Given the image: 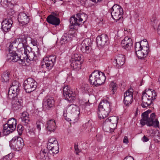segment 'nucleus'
Instances as JSON below:
<instances>
[{"instance_id":"1","label":"nucleus","mask_w":160,"mask_h":160,"mask_svg":"<svg viewBox=\"0 0 160 160\" xmlns=\"http://www.w3.org/2000/svg\"><path fill=\"white\" fill-rule=\"evenodd\" d=\"M79 114V108L73 104L68 105L65 108L63 111L65 119L68 122L73 120L74 122H77Z\"/></svg>"},{"instance_id":"2","label":"nucleus","mask_w":160,"mask_h":160,"mask_svg":"<svg viewBox=\"0 0 160 160\" xmlns=\"http://www.w3.org/2000/svg\"><path fill=\"white\" fill-rule=\"evenodd\" d=\"M112 103L106 100H103L99 103L97 113L100 119L107 117L112 111Z\"/></svg>"},{"instance_id":"3","label":"nucleus","mask_w":160,"mask_h":160,"mask_svg":"<svg viewBox=\"0 0 160 160\" xmlns=\"http://www.w3.org/2000/svg\"><path fill=\"white\" fill-rule=\"evenodd\" d=\"M105 74L101 72L95 70L89 76V80L90 84L97 87L101 85L106 80Z\"/></svg>"},{"instance_id":"4","label":"nucleus","mask_w":160,"mask_h":160,"mask_svg":"<svg viewBox=\"0 0 160 160\" xmlns=\"http://www.w3.org/2000/svg\"><path fill=\"white\" fill-rule=\"evenodd\" d=\"M83 17H87L86 14L83 13H78L76 14V16H72L69 19L70 25L69 29L75 32L77 31L78 27L82 24Z\"/></svg>"},{"instance_id":"5","label":"nucleus","mask_w":160,"mask_h":160,"mask_svg":"<svg viewBox=\"0 0 160 160\" xmlns=\"http://www.w3.org/2000/svg\"><path fill=\"white\" fill-rule=\"evenodd\" d=\"M110 12L112 18L116 22L119 21L121 22L122 21L123 10L122 7L118 5H114L110 9Z\"/></svg>"},{"instance_id":"6","label":"nucleus","mask_w":160,"mask_h":160,"mask_svg":"<svg viewBox=\"0 0 160 160\" xmlns=\"http://www.w3.org/2000/svg\"><path fill=\"white\" fill-rule=\"evenodd\" d=\"M83 56L79 54H74L70 60L71 68L76 71L79 70L81 68V64L83 63Z\"/></svg>"},{"instance_id":"7","label":"nucleus","mask_w":160,"mask_h":160,"mask_svg":"<svg viewBox=\"0 0 160 160\" xmlns=\"http://www.w3.org/2000/svg\"><path fill=\"white\" fill-rule=\"evenodd\" d=\"M56 56L52 55L44 57L41 64V67L49 71L53 67L56 62Z\"/></svg>"},{"instance_id":"8","label":"nucleus","mask_w":160,"mask_h":160,"mask_svg":"<svg viewBox=\"0 0 160 160\" xmlns=\"http://www.w3.org/2000/svg\"><path fill=\"white\" fill-rule=\"evenodd\" d=\"M20 86L21 84L18 82L13 80L9 89L8 98H13L18 97Z\"/></svg>"},{"instance_id":"9","label":"nucleus","mask_w":160,"mask_h":160,"mask_svg":"<svg viewBox=\"0 0 160 160\" xmlns=\"http://www.w3.org/2000/svg\"><path fill=\"white\" fill-rule=\"evenodd\" d=\"M17 121L15 118L9 119L8 122L4 125L3 132L4 134L8 135L13 132L16 128Z\"/></svg>"},{"instance_id":"10","label":"nucleus","mask_w":160,"mask_h":160,"mask_svg":"<svg viewBox=\"0 0 160 160\" xmlns=\"http://www.w3.org/2000/svg\"><path fill=\"white\" fill-rule=\"evenodd\" d=\"M10 147L12 149L19 151L25 145L23 140L20 137H15L9 142Z\"/></svg>"},{"instance_id":"11","label":"nucleus","mask_w":160,"mask_h":160,"mask_svg":"<svg viewBox=\"0 0 160 160\" xmlns=\"http://www.w3.org/2000/svg\"><path fill=\"white\" fill-rule=\"evenodd\" d=\"M37 82L32 78H28L25 80L23 86L26 92L29 93L35 90L37 87Z\"/></svg>"},{"instance_id":"12","label":"nucleus","mask_w":160,"mask_h":160,"mask_svg":"<svg viewBox=\"0 0 160 160\" xmlns=\"http://www.w3.org/2000/svg\"><path fill=\"white\" fill-rule=\"evenodd\" d=\"M7 58L10 61L18 62L20 64H23L25 63L24 60L21 58V55L18 54L17 51L9 52L7 55Z\"/></svg>"},{"instance_id":"13","label":"nucleus","mask_w":160,"mask_h":160,"mask_svg":"<svg viewBox=\"0 0 160 160\" xmlns=\"http://www.w3.org/2000/svg\"><path fill=\"white\" fill-rule=\"evenodd\" d=\"M133 90L130 88L124 93L123 103L126 106H129L133 101Z\"/></svg>"},{"instance_id":"14","label":"nucleus","mask_w":160,"mask_h":160,"mask_svg":"<svg viewBox=\"0 0 160 160\" xmlns=\"http://www.w3.org/2000/svg\"><path fill=\"white\" fill-rule=\"evenodd\" d=\"M92 43L91 40L87 38L83 40L81 44V50L83 53H88L92 49Z\"/></svg>"},{"instance_id":"15","label":"nucleus","mask_w":160,"mask_h":160,"mask_svg":"<svg viewBox=\"0 0 160 160\" xmlns=\"http://www.w3.org/2000/svg\"><path fill=\"white\" fill-rule=\"evenodd\" d=\"M147 96L145 92H142L141 98L142 103L141 104V106L143 108H151V106L153 105V102L154 101L152 99H151Z\"/></svg>"},{"instance_id":"16","label":"nucleus","mask_w":160,"mask_h":160,"mask_svg":"<svg viewBox=\"0 0 160 160\" xmlns=\"http://www.w3.org/2000/svg\"><path fill=\"white\" fill-rule=\"evenodd\" d=\"M155 113H152L151 114L149 118L148 117L147 120L145 121H143L145 123V125H147V126L149 127L153 126L155 128L158 127L159 122L157 119H155Z\"/></svg>"},{"instance_id":"17","label":"nucleus","mask_w":160,"mask_h":160,"mask_svg":"<svg viewBox=\"0 0 160 160\" xmlns=\"http://www.w3.org/2000/svg\"><path fill=\"white\" fill-rule=\"evenodd\" d=\"M12 100V107L13 109L15 110H19L23 108V100L21 98L19 99L18 97L13 98H8Z\"/></svg>"},{"instance_id":"18","label":"nucleus","mask_w":160,"mask_h":160,"mask_svg":"<svg viewBox=\"0 0 160 160\" xmlns=\"http://www.w3.org/2000/svg\"><path fill=\"white\" fill-rule=\"evenodd\" d=\"M96 42L98 46H103L108 45L109 43V40L108 35L102 34L97 37Z\"/></svg>"},{"instance_id":"19","label":"nucleus","mask_w":160,"mask_h":160,"mask_svg":"<svg viewBox=\"0 0 160 160\" xmlns=\"http://www.w3.org/2000/svg\"><path fill=\"white\" fill-rule=\"evenodd\" d=\"M12 23L11 18L5 19L2 22L1 29L4 32H8L10 30Z\"/></svg>"},{"instance_id":"20","label":"nucleus","mask_w":160,"mask_h":160,"mask_svg":"<svg viewBox=\"0 0 160 160\" xmlns=\"http://www.w3.org/2000/svg\"><path fill=\"white\" fill-rule=\"evenodd\" d=\"M28 35L23 34L20 36L18 38L15 39L16 40L19 49H22L28 45Z\"/></svg>"},{"instance_id":"21","label":"nucleus","mask_w":160,"mask_h":160,"mask_svg":"<svg viewBox=\"0 0 160 160\" xmlns=\"http://www.w3.org/2000/svg\"><path fill=\"white\" fill-rule=\"evenodd\" d=\"M75 32L69 29L68 32L64 33L62 36L61 38V42H62V43H67L72 40V37H75L76 35Z\"/></svg>"},{"instance_id":"22","label":"nucleus","mask_w":160,"mask_h":160,"mask_svg":"<svg viewBox=\"0 0 160 160\" xmlns=\"http://www.w3.org/2000/svg\"><path fill=\"white\" fill-rule=\"evenodd\" d=\"M63 94L66 100L72 101L74 99V94L68 86L64 87L63 89Z\"/></svg>"},{"instance_id":"23","label":"nucleus","mask_w":160,"mask_h":160,"mask_svg":"<svg viewBox=\"0 0 160 160\" xmlns=\"http://www.w3.org/2000/svg\"><path fill=\"white\" fill-rule=\"evenodd\" d=\"M132 44V39L128 37H125L121 42L122 47L127 51L130 50Z\"/></svg>"},{"instance_id":"24","label":"nucleus","mask_w":160,"mask_h":160,"mask_svg":"<svg viewBox=\"0 0 160 160\" xmlns=\"http://www.w3.org/2000/svg\"><path fill=\"white\" fill-rule=\"evenodd\" d=\"M115 61L113 62L114 65L118 68H120L124 63L125 58L124 55L122 54H118L114 59Z\"/></svg>"},{"instance_id":"25","label":"nucleus","mask_w":160,"mask_h":160,"mask_svg":"<svg viewBox=\"0 0 160 160\" xmlns=\"http://www.w3.org/2000/svg\"><path fill=\"white\" fill-rule=\"evenodd\" d=\"M54 102L53 98L47 96L43 99V104L47 109L49 110L53 107Z\"/></svg>"},{"instance_id":"26","label":"nucleus","mask_w":160,"mask_h":160,"mask_svg":"<svg viewBox=\"0 0 160 160\" xmlns=\"http://www.w3.org/2000/svg\"><path fill=\"white\" fill-rule=\"evenodd\" d=\"M18 19L20 25L23 26L29 23L30 18L26 13L20 12L18 15Z\"/></svg>"},{"instance_id":"27","label":"nucleus","mask_w":160,"mask_h":160,"mask_svg":"<svg viewBox=\"0 0 160 160\" xmlns=\"http://www.w3.org/2000/svg\"><path fill=\"white\" fill-rule=\"evenodd\" d=\"M148 46H143V49L135 52V53L139 59H142L145 58L150 52Z\"/></svg>"},{"instance_id":"28","label":"nucleus","mask_w":160,"mask_h":160,"mask_svg":"<svg viewBox=\"0 0 160 160\" xmlns=\"http://www.w3.org/2000/svg\"><path fill=\"white\" fill-rule=\"evenodd\" d=\"M118 119V117L115 116L109 117L103 122V124L114 126V127H116Z\"/></svg>"},{"instance_id":"29","label":"nucleus","mask_w":160,"mask_h":160,"mask_svg":"<svg viewBox=\"0 0 160 160\" xmlns=\"http://www.w3.org/2000/svg\"><path fill=\"white\" fill-rule=\"evenodd\" d=\"M47 21L48 23L54 26L58 25L60 22V20L59 18L52 14H50L48 17Z\"/></svg>"},{"instance_id":"30","label":"nucleus","mask_w":160,"mask_h":160,"mask_svg":"<svg viewBox=\"0 0 160 160\" xmlns=\"http://www.w3.org/2000/svg\"><path fill=\"white\" fill-rule=\"evenodd\" d=\"M40 52L39 49L37 48V51L36 52L31 51L26 56L27 59H28L30 61H36L38 59L39 57L40 56Z\"/></svg>"},{"instance_id":"31","label":"nucleus","mask_w":160,"mask_h":160,"mask_svg":"<svg viewBox=\"0 0 160 160\" xmlns=\"http://www.w3.org/2000/svg\"><path fill=\"white\" fill-rule=\"evenodd\" d=\"M16 42V40L14 39L7 44V48L9 52H16L19 49Z\"/></svg>"},{"instance_id":"32","label":"nucleus","mask_w":160,"mask_h":160,"mask_svg":"<svg viewBox=\"0 0 160 160\" xmlns=\"http://www.w3.org/2000/svg\"><path fill=\"white\" fill-rule=\"evenodd\" d=\"M29 116L27 112H23L22 113L21 117L22 124L27 127L28 126L30 121Z\"/></svg>"},{"instance_id":"33","label":"nucleus","mask_w":160,"mask_h":160,"mask_svg":"<svg viewBox=\"0 0 160 160\" xmlns=\"http://www.w3.org/2000/svg\"><path fill=\"white\" fill-rule=\"evenodd\" d=\"M56 123L54 120H49L47 122L46 127L48 130L53 132L56 128Z\"/></svg>"},{"instance_id":"34","label":"nucleus","mask_w":160,"mask_h":160,"mask_svg":"<svg viewBox=\"0 0 160 160\" xmlns=\"http://www.w3.org/2000/svg\"><path fill=\"white\" fill-rule=\"evenodd\" d=\"M37 157L38 158L42 160H50L48 152L47 151H45L44 150L40 151Z\"/></svg>"},{"instance_id":"35","label":"nucleus","mask_w":160,"mask_h":160,"mask_svg":"<svg viewBox=\"0 0 160 160\" xmlns=\"http://www.w3.org/2000/svg\"><path fill=\"white\" fill-rule=\"evenodd\" d=\"M144 92H145L146 94H147L148 98H150L151 99L154 101L156 98L157 96V93L154 90L152 89H146Z\"/></svg>"},{"instance_id":"36","label":"nucleus","mask_w":160,"mask_h":160,"mask_svg":"<svg viewBox=\"0 0 160 160\" xmlns=\"http://www.w3.org/2000/svg\"><path fill=\"white\" fill-rule=\"evenodd\" d=\"M151 112V110H148L144 112L142 114V119L140 120V123L142 126L145 125V123L143 122V121H145L147 120L148 117V114Z\"/></svg>"},{"instance_id":"37","label":"nucleus","mask_w":160,"mask_h":160,"mask_svg":"<svg viewBox=\"0 0 160 160\" xmlns=\"http://www.w3.org/2000/svg\"><path fill=\"white\" fill-rule=\"evenodd\" d=\"M10 77V73L9 71H6L4 72L1 76L2 81L6 82H8Z\"/></svg>"},{"instance_id":"38","label":"nucleus","mask_w":160,"mask_h":160,"mask_svg":"<svg viewBox=\"0 0 160 160\" xmlns=\"http://www.w3.org/2000/svg\"><path fill=\"white\" fill-rule=\"evenodd\" d=\"M107 125L105 124H103V128L106 132H113L116 127H114V126L109 125L108 127H107Z\"/></svg>"},{"instance_id":"39","label":"nucleus","mask_w":160,"mask_h":160,"mask_svg":"<svg viewBox=\"0 0 160 160\" xmlns=\"http://www.w3.org/2000/svg\"><path fill=\"white\" fill-rule=\"evenodd\" d=\"M117 86L115 82L113 81L111 82L110 84L109 89L111 90L112 94H114L115 93L117 90Z\"/></svg>"},{"instance_id":"40","label":"nucleus","mask_w":160,"mask_h":160,"mask_svg":"<svg viewBox=\"0 0 160 160\" xmlns=\"http://www.w3.org/2000/svg\"><path fill=\"white\" fill-rule=\"evenodd\" d=\"M54 148H50L48 149L49 150V152L50 154L52 153V154H57L59 152V145H55Z\"/></svg>"},{"instance_id":"41","label":"nucleus","mask_w":160,"mask_h":160,"mask_svg":"<svg viewBox=\"0 0 160 160\" xmlns=\"http://www.w3.org/2000/svg\"><path fill=\"white\" fill-rule=\"evenodd\" d=\"M91 123L89 121L88 122L85 123L83 125V130L84 131L87 132L89 131V129H90V132L91 131V128H90L91 126Z\"/></svg>"},{"instance_id":"42","label":"nucleus","mask_w":160,"mask_h":160,"mask_svg":"<svg viewBox=\"0 0 160 160\" xmlns=\"http://www.w3.org/2000/svg\"><path fill=\"white\" fill-rule=\"evenodd\" d=\"M142 42V41L137 42L135 45V52L139 50H141L143 49V46L141 45V43Z\"/></svg>"},{"instance_id":"43","label":"nucleus","mask_w":160,"mask_h":160,"mask_svg":"<svg viewBox=\"0 0 160 160\" xmlns=\"http://www.w3.org/2000/svg\"><path fill=\"white\" fill-rule=\"evenodd\" d=\"M24 49V53L26 55V56L32 51V48L29 47L28 45L22 48Z\"/></svg>"},{"instance_id":"44","label":"nucleus","mask_w":160,"mask_h":160,"mask_svg":"<svg viewBox=\"0 0 160 160\" xmlns=\"http://www.w3.org/2000/svg\"><path fill=\"white\" fill-rule=\"evenodd\" d=\"M36 131L34 128L28 129V133L32 137H34L36 135Z\"/></svg>"},{"instance_id":"45","label":"nucleus","mask_w":160,"mask_h":160,"mask_svg":"<svg viewBox=\"0 0 160 160\" xmlns=\"http://www.w3.org/2000/svg\"><path fill=\"white\" fill-rule=\"evenodd\" d=\"M24 130V128L22 126L21 124L18 125L17 128V130L19 135H21Z\"/></svg>"},{"instance_id":"46","label":"nucleus","mask_w":160,"mask_h":160,"mask_svg":"<svg viewBox=\"0 0 160 160\" xmlns=\"http://www.w3.org/2000/svg\"><path fill=\"white\" fill-rule=\"evenodd\" d=\"M43 124L40 121H38L36 123V127L38 130V132L41 130V125Z\"/></svg>"},{"instance_id":"47","label":"nucleus","mask_w":160,"mask_h":160,"mask_svg":"<svg viewBox=\"0 0 160 160\" xmlns=\"http://www.w3.org/2000/svg\"><path fill=\"white\" fill-rule=\"evenodd\" d=\"M48 144H51L55 143V145H58V142L56 139L54 138H52L48 140Z\"/></svg>"},{"instance_id":"48","label":"nucleus","mask_w":160,"mask_h":160,"mask_svg":"<svg viewBox=\"0 0 160 160\" xmlns=\"http://www.w3.org/2000/svg\"><path fill=\"white\" fill-rule=\"evenodd\" d=\"M74 149L75 153L77 155H78V153L81 152V150L79 149L78 148V144H75Z\"/></svg>"},{"instance_id":"49","label":"nucleus","mask_w":160,"mask_h":160,"mask_svg":"<svg viewBox=\"0 0 160 160\" xmlns=\"http://www.w3.org/2000/svg\"><path fill=\"white\" fill-rule=\"evenodd\" d=\"M31 42L33 46H37L38 45V42L36 39L31 38Z\"/></svg>"},{"instance_id":"50","label":"nucleus","mask_w":160,"mask_h":160,"mask_svg":"<svg viewBox=\"0 0 160 160\" xmlns=\"http://www.w3.org/2000/svg\"><path fill=\"white\" fill-rule=\"evenodd\" d=\"M96 138L98 141H101L102 140L103 137L102 135L98 134L96 135Z\"/></svg>"},{"instance_id":"51","label":"nucleus","mask_w":160,"mask_h":160,"mask_svg":"<svg viewBox=\"0 0 160 160\" xmlns=\"http://www.w3.org/2000/svg\"><path fill=\"white\" fill-rule=\"evenodd\" d=\"M55 146V143L51 144H48L47 148L48 149H50V148H54Z\"/></svg>"},{"instance_id":"52","label":"nucleus","mask_w":160,"mask_h":160,"mask_svg":"<svg viewBox=\"0 0 160 160\" xmlns=\"http://www.w3.org/2000/svg\"><path fill=\"white\" fill-rule=\"evenodd\" d=\"M7 0H1V4L4 7L5 5L7 6L8 4L7 3Z\"/></svg>"},{"instance_id":"53","label":"nucleus","mask_w":160,"mask_h":160,"mask_svg":"<svg viewBox=\"0 0 160 160\" xmlns=\"http://www.w3.org/2000/svg\"><path fill=\"white\" fill-rule=\"evenodd\" d=\"M148 138L144 136L142 139V140L144 142H147L149 140Z\"/></svg>"},{"instance_id":"54","label":"nucleus","mask_w":160,"mask_h":160,"mask_svg":"<svg viewBox=\"0 0 160 160\" xmlns=\"http://www.w3.org/2000/svg\"><path fill=\"white\" fill-rule=\"evenodd\" d=\"M123 160H133V158L131 156H128L126 157Z\"/></svg>"},{"instance_id":"55","label":"nucleus","mask_w":160,"mask_h":160,"mask_svg":"<svg viewBox=\"0 0 160 160\" xmlns=\"http://www.w3.org/2000/svg\"><path fill=\"white\" fill-rule=\"evenodd\" d=\"M123 142L124 143H127L128 142V138L127 137L125 136L124 137Z\"/></svg>"},{"instance_id":"56","label":"nucleus","mask_w":160,"mask_h":160,"mask_svg":"<svg viewBox=\"0 0 160 160\" xmlns=\"http://www.w3.org/2000/svg\"><path fill=\"white\" fill-rule=\"evenodd\" d=\"M3 160H10V158H9V155L8 154L5 156L3 158Z\"/></svg>"},{"instance_id":"57","label":"nucleus","mask_w":160,"mask_h":160,"mask_svg":"<svg viewBox=\"0 0 160 160\" xmlns=\"http://www.w3.org/2000/svg\"><path fill=\"white\" fill-rule=\"evenodd\" d=\"M142 41L143 42H144L146 43V46H148V47H148L149 45L148 44V41H147V39H144Z\"/></svg>"},{"instance_id":"58","label":"nucleus","mask_w":160,"mask_h":160,"mask_svg":"<svg viewBox=\"0 0 160 160\" xmlns=\"http://www.w3.org/2000/svg\"><path fill=\"white\" fill-rule=\"evenodd\" d=\"M91 104L90 103L88 102H86L84 104V106L86 107H87L88 106H89Z\"/></svg>"},{"instance_id":"59","label":"nucleus","mask_w":160,"mask_h":160,"mask_svg":"<svg viewBox=\"0 0 160 160\" xmlns=\"http://www.w3.org/2000/svg\"><path fill=\"white\" fill-rule=\"evenodd\" d=\"M138 111L137 109V110L135 112V116H136L138 115Z\"/></svg>"},{"instance_id":"60","label":"nucleus","mask_w":160,"mask_h":160,"mask_svg":"<svg viewBox=\"0 0 160 160\" xmlns=\"http://www.w3.org/2000/svg\"><path fill=\"white\" fill-rule=\"evenodd\" d=\"M7 4H8V3H10L11 2V0H7Z\"/></svg>"},{"instance_id":"61","label":"nucleus","mask_w":160,"mask_h":160,"mask_svg":"<svg viewBox=\"0 0 160 160\" xmlns=\"http://www.w3.org/2000/svg\"><path fill=\"white\" fill-rule=\"evenodd\" d=\"M102 0H99V2H101L102 1Z\"/></svg>"}]
</instances>
